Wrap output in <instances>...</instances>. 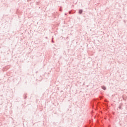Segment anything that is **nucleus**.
Masks as SVG:
<instances>
[{"mask_svg":"<svg viewBox=\"0 0 127 127\" xmlns=\"http://www.w3.org/2000/svg\"><path fill=\"white\" fill-rule=\"evenodd\" d=\"M97 103L96 102V100H93L92 101V106L94 107V106H97Z\"/></svg>","mask_w":127,"mask_h":127,"instance_id":"f257e3e1","label":"nucleus"},{"mask_svg":"<svg viewBox=\"0 0 127 127\" xmlns=\"http://www.w3.org/2000/svg\"><path fill=\"white\" fill-rule=\"evenodd\" d=\"M101 88L103 90H104V91H106L107 90V88L106 87V86H101Z\"/></svg>","mask_w":127,"mask_h":127,"instance_id":"f03ea898","label":"nucleus"},{"mask_svg":"<svg viewBox=\"0 0 127 127\" xmlns=\"http://www.w3.org/2000/svg\"><path fill=\"white\" fill-rule=\"evenodd\" d=\"M26 98H27V93H24V99H25V100H26Z\"/></svg>","mask_w":127,"mask_h":127,"instance_id":"7ed1b4c3","label":"nucleus"},{"mask_svg":"<svg viewBox=\"0 0 127 127\" xmlns=\"http://www.w3.org/2000/svg\"><path fill=\"white\" fill-rule=\"evenodd\" d=\"M78 12H79V14H82V13H83V10L79 9Z\"/></svg>","mask_w":127,"mask_h":127,"instance_id":"20e7f679","label":"nucleus"},{"mask_svg":"<svg viewBox=\"0 0 127 127\" xmlns=\"http://www.w3.org/2000/svg\"><path fill=\"white\" fill-rule=\"evenodd\" d=\"M52 43H54V41H53V40H52Z\"/></svg>","mask_w":127,"mask_h":127,"instance_id":"39448f33","label":"nucleus"},{"mask_svg":"<svg viewBox=\"0 0 127 127\" xmlns=\"http://www.w3.org/2000/svg\"><path fill=\"white\" fill-rule=\"evenodd\" d=\"M60 11H62V9H61V8L60 9Z\"/></svg>","mask_w":127,"mask_h":127,"instance_id":"423d86ee","label":"nucleus"},{"mask_svg":"<svg viewBox=\"0 0 127 127\" xmlns=\"http://www.w3.org/2000/svg\"><path fill=\"white\" fill-rule=\"evenodd\" d=\"M119 109H122V107L121 106H119Z\"/></svg>","mask_w":127,"mask_h":127,"instance_id":"0eeeda50","label":"nucleus"},{"mask_svg":"<svg viewBox=\"0 0 127 127\" xmlns=\"http://www.w3.org/2000/svg\"><path fill=\"white\" fill-rule=\"evenodd\" d=\"M53 39H54V38H52V40H53Z\"/></svg>","mask_w":127,"mask_h":127,"instance_id":"6e6552de","label":"nucleus"},{"mask_svg":"<svg viewBox=\"0 0 127 127\" xmlns=\"http://www.w3.org/2000/svg\"><path fill=\"white\" fill-rule=\"evenodd\" d=\"M67 15V13H65V15Z\"/></svg>","mask_w":127,"mask_h":127,"instance_id":"1a4fd4ad","label":"nucleus"},{"mask_svg":"<svg viewBox=\"0 0 127 127\" xmlns=\"http://www.w3.org/2000/svg\"><path fill=\"white\" fill-rule=\"evenodd\" d=\"M69 14L71 13V12H69Z\"/></svg>","mask_w":127,"mask_h":127,"instance_id":"9d476101","label":"nucleus"}]
</instances>
